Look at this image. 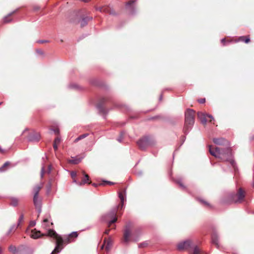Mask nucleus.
<instances>
[{"label": "nucleus", "mask_w": 254, "mask_h": 254, "mask_svg": "<svg viewBox=\"0 0 254 254\" xmlns=\"http://www.w3.org/2000/svg\"><path fill=\"white\" fill-rule=\"evenodd\" d=\"M92 185L95 187H97L98 186V184L93 183Z\"/></svg>", "instance_id": "0e129e2a"}, {"label": "nucleus", "mask_w": 254, "mask_h": 254, "mask_svg": "<svg viewBox=\"0 0 254 254\" xmlns=\"http://www.w3.org/2000/svg\"><path fill=\"white\" fill-rule=\"evenodd\" d=\"M36 52L40 54V55H43L44 54V53L43 52V51L41 49H37L36 50Z\"/></svg>", "instance_id": "864d4df0"}, {"label": "nucleus", "mask_w": 254, "mask_h": 254, "mask_svg": "<svg viewBox=\"0 0 254 254\" xmlns=\"http://www.w3.org/2000/svg\"><path fill=\"white\" fill-rule=\"evenodd\" d=\"M0 152L1 153H4V150L0 146Z\"/></svg>", "instance_id": "052dcab7"}, {"label": "nucleus", "mask_w": 254, "mask_h": 254, "mask_svg": "<svg viewBox=\"0 0 254 254\" xmlns=\"http://www.w3.org/2000/svg\"><path fill=\"white\" fill-rule=\"evenodd\" d=\"M198 102L200 104L204 103L205 102V98H201V99L198 100Z\"/></svg>", "instance_id": "3c124183"}, {"label": "nucleus", "mask_w": 254, "mask_h": 254, "mask_svg": "<svg viewBox=\"0 0 254 254\" xmlns=\"http://www.w3.org/2000/svg\"><path fill=\"white\" fill-rule=\"evenodd\" d=\"M119 197L120 198L121 202V204L119 205L118 207H121V208H122L124 204L125 197L122 192H119Z\"/></svg>", "instance_id": "412c9836"}, {"label": "nucleus", "mask_w": 254, "mask_h": 254, "mask_svg": "<svg viewBox=\"0 0 254 254\" xmlns=\"http://www.w3.org/2000/svg\"><path fill=\"white\" fill-rule=\"evenodd\" d=\"M49 42V41L48 40H40L37 41V42L38 43H40V44L48 43Z\"/></svg>", "instance_id": "a18cd8bd"}, {"label": "nucleus", "mask_w": 254, "mask_h": 254, "mask_svg": "<svg viewBox=\"0 0 254 254\" xmlns=\"http://www.w3.org/2000/svg\"><path fill=\"white\" fill-rule=\"evenodd\" d=\"M68 87L69 88L72 89H78V85L76 84H70L68 85Z\"/></svg>", "instance_id": "f704fd0d"}, {"label": "nucleus", "mask_w": 254, "mask_h": 254, "mask_svg": "<svg viewBox=\"0 0 254 254\" xmlns=\"http://www.w3.org/2000/svg\"><path fill=\"white\" fill-rule=\"evenodd\" d=\"M28 130L27 128H25L22 132L21 135H23L24 133H26V132H28Z\"/></svg>", "instance_id": "13d9d810"}, {"label": "nucleus", "mask_w": 254, "mask_h": 254, "mask_svg": "<svg viewBox=\"0 0 254 254\" xmlns=\"http://www.w3.org/2000/svg\"><path fill=\"white\" fill-rule=\"evenodd\" d=\"M81 1L84 2H87L90 1V0H81Z\"/></svg>", "instance_id": "e2e57ef3"}, {"label": "nucleus", "mask_w": 254, "mask_h": 254, "mask_svg": "<svg viewBox=\"0 0 254 254\" xmlns=\"http://www.w3.org/2000/svg\"><path fill=\"white\" fill-rule=\"evenodd\" d=\"M38 213V216H39L40 214L41 213V211H42V205H40L39 206H35Z\"/></svg>", "instance_id": "4c0bfd02"}, {"label": "nucleus", "mask_w": 254, "mask_h": 254, "mask_svg": "<svg viewBox=\"0 0 254 254\" xmlns=\"http://www.w3.org/2000/svg\"><path fill=\"white\" fill-rule=\"evenodd\" d=\"M18 227V226L16 224L12 225L8 230L6 235H8L12 231L16 230Z\"/></svg>", "instance_id": "cd10ccee"}, {"label": "nucleus", "mask_w": 254, "mask_h": 254, "mask_svg": "<svg viewBox=\"0 0 254 254\" xmlns=\"http://www.w3.org/2000/svg\"><path fill=\"white\" fill-rule=\"evenodd\" d=\"M47 235L55 239H62L63 241V246L64 244H67L73 241V240H70L68 237L65 239H63L61 236H59L53 229H48Z\"/></svg>", "instance_id": "423d86ee"}, {"label": "nucleus", "mask_w": 254, "mask_h": 254, "mask_svg": "<svg viewBox=\"0 0 254 254\" xmlns=\"http://www.w3.org/2000/svg\"><path fill=\"white\" fill-rule=\"evenodd\" d=\"M24 251H28L29 252H30V254H32L31 251L30 250H28V249H25V250ZM19 254H22L20 253Z\"/></svg>", "instance_id": "680f3d73"}, {"label": "nucleus", "mask_w": 254, "mask_h": 254, "mask_svg": "<svg viewBox=\"0 0 254 254\" xmlns=\"http://www.w3.org/2000/svg\"><path fill=\"white\" fill-rule=\"evenodd\" d=\"M97 9L101 12H108L107 8L99 7ZM109 13L110 14H115V13L113 10L109 11Z\"/></svg>", "instance_id": "4be33fe9"}, {"label": "nucleus", "mask_w": 254, "mask_h": 254, "mask_svg": "<svg viewBox=\"0 0 254 254\" xmlns=\"http://www.w3.org/2000/svg\"><path fill=\"white\" fill-rule=\"evenodd\" d=\"M70 240H73L74 241V239L78 237V233L77 232L74 231L72 232L70 234L68 235L67 236Z\"/></svg>", "instance_id": "a878e982"}, {"label": "nucleus", "mask_w": 254, "mask_h": 254, "mask_svg": "<svg viewBox=\"0 0 254 254\" xmlns=\"http://www.w3.org/2000/svg\"><path fill=\"white\" fill-rule=\"evenodd\" d=\"M123 138V134L122 133H121L120 136L117 138V140L121 142Z\"/></svg>", "instance_id": "c03bdc74"}, {"label": "nucleus", "mask_w": 254, "mask_h": 254, "mask_svg": "<svg viewBox=\"0 0 254 254\" xmlns=\"http://www.w3.org/2000/svg\"><path fill=\"white\" fill-rule=\"evenodd\" d=\"M70 175L71 178L74 179L76 176V173L74 171H72L70 173Z\"/></svg>", "instance_id": "09e8293b"}, {"label": "nucleus", "mask_w": 254, "mask_h": 254, "mask_svg": "<svg viewBox=\"0 0 254 254\" xmlns=\"http://www.w3.org/2000/svg\"><path fill=\"white\" fill-rule=\"evenodd\" d=\"M138 240V238H133V241L136 242V241H137Z\"/></svg>", "instance_id": "69168bd1"}, {"label": "nucleus", "mask_w": 254, "mask_h": 254, "mask_svg": "<svg viewBox=\"0 0 254 254\" xmlns=\"http://www.w3.org/2000/svg\"><path fill=\"white\" fill-rule=\"evenodd\" d=\"M239 41H243L245 43H248L250 41L249 36H241L239 38Z\"/></svg>", "instance_id": "5701e85b"}, {"label": "nucleus", "mask_w": 254, "mask_h": 254, "mask_svg": "<svg viewBox=\"0 0 254 254\" xmlns=\"http://www.w3.org/2000/svg\"><path fill=\"white\" fill-rule=\"evenodd\" d=\"M84 178L82 179L81 182H80L78 183V185L81 186L87 183L89 180V176L88 175L84 174Z\"/></svg>", "instance_id": "aec40b11"}, {"label": "nucleus", "mask_w": 254, "mask_h": 254, "mask_svg": "<svg viewBox=\"0 0 254 254\" xmlns=\"http://www.w3.org/2000/svg\"><path fill=\"white\" fill-rule=\"evenodd\" d=\"M134 235H137L138 236H139L141 235V230L140 229H137L136 230H135V231L134 232L133 234H132V236Z\"/></svg>", "instance_id": "58836bf2"}, {"label": "nucleus", "mask_w": 254, "mask_h": 254, "mask_svg": "<svg viewBox=\"0 0 254 254\" xmlns=\"http://www.w3.org/2000/svg\"><path fill=\"white\" fill-rule=\"evenodd\" d=\"M60 141H61V138L58 137L56 138L54 140V143H57V144L59 143L60 142Z\"/></svg>", "instance_id": "8fccbe9b"}, {"label": "nucleus", "mask_w": 254, "mask_h": 254, "mask_svg": "<svg viewBox=\"0 0 254 254\" xmlns=\"http://www.w3.org/2000/svg\"><path fill=\"white\" fill-rule=\"evenodd\" d=\"M108 101V98L106 97L102 98L100 102L97 105L96 108L98 110L100 113L102 114L104 116V118H105V116L107 115L109 110L105 109L103 107L104 104Z\"/></svg>", "instance_id": "0eeeda50"}, {"label": "nucleus", "mask_w": 254, "mask_h": 254, "mask_svg": "<svg viewBox=\"0 0 254 254\" xmlns=\"http://www.w3.org/2000/svg\"><path fill=\"white\" fill-rule=\"evenodd\" d=\"M132 227V225L130 222H128L125 226L124 233V239L126 243H127L129 241V238L130 236V231Z\"/></svg>", "instance_id": "1a4fd4ad"}, {"label": "nucleus", "mask_w": 254, "mask_h": 254, "mask_svg": "<svg viewBox=\"0 0 254 254\" xmlns=\"http://www.w3.org/2000/svg\"><path fill=\"white\" fill-rule=\"evenodd\" d=\"M18 203V200L17 198L15 197H11V202L10 204L13 206H17Z\"/></svg>", "instance_id": "bb28decb"}, {"label": "nucleus", "mask_w": 254, "mask_h": 254, "mask_svg": "<svg viewBox=\"0 0 254 254\" xmlns=\"http://www.w3.org/2000/svg\"><path fill=\"white\" fill-rule=\"evenodd\" d=\"M17 11V9H15V10H13L12 12L8 14L6 16H5L3 18V22L6 23H9V22H11L12 21V19H10L9 18V17L12 14L16 12Z\"/></svg>", "instance_id": "a211bd4d"}, {"label": "nucleus", "mask_w": 254, "mask_h": 254, "mask_svg": "<svg viewBox=\"0 0 254 254\" xmlns=\"http://www.w3.org/2000/svg\"><path fill=\"white\" fill-rule=\"evenodd\" d=\"M92 19V17L91 16H85L82 18L80 21L81 27H83L86 26L88 22Z\"/></svg>", "instance_id": "f3484780"}, {"label": "nucleus", "mask_w": 254, "mask_h": 254, "mask_svg": "<svg viewBox=\"0 0 254 254\" xmlns=\"http://www.w3.org/2000/svg\"><path fill=\"white\" fill-rule=\"evenodd\" d=\"M36 225V222L35 221H31L30 222L29 225L30 227H34Z\"/></svg>", "instance_id": "603ef678"}, {"label": "nucleus", "mask_w": 254, "mask_h": 254, "mask_svg": "<svg viewBox=\"0 0 254 254\" xmlns=\"http://www.w3.org/2000/svg\"><path fill=\"white\" fill-rule=\"evenodd\" d=\"M50 131L54 132L56 134H57V135L59 134L60 133V130L58 128H51Z\"/></svg>", "instance_id": "e433bc0d"}, {"label": "nucleus", "mask_w": 254, "mask_h": 254, "mask_svg": "<svg viewBox=\"0 0 254 254\" xmlns=\"http://www.w3.org/2000/svg\"><path fill=\"white\" fill-rule=\"evenodd\" d=\"M40 8V7L39 5H34L33 6V10L34 11H37L39 10Z\"/></svg>", "instance_id": "de8ad7c7"}, {"label": "nucleus", "mask_w": 254, "mask_h": 254, "mask_svg": "<svg viewBox=\"0 0 254 254\" xmlns=\"http://www.w3.org/2000/svg\"><path fill=\"white\" fill-rule=\"evenodd\" d=\"M197 117H198V118L199 119V120L200 121L201 123L203 124V125H205L206 122H207V120H206V114H205L204 113H202V112H198L197 113Z\"/></svg>", "instance_id": "2eb2a0df"}, {"label": "nucleus", "mask_w": 254, "mask_h": 254, "mask_svg": "<svg viewBox=\"0 0 254 254\" xmlns=\"http://www.w3.org/2000/svg\"><path fill=\"white\" fill-rule=\"evenodd\" d=\"M52 188V183L51 182H49L47 185V193H49L51 191Z\"/></svg>", "instance_id": "72a5a7b5"}, {"label": "nucleus", "mask_w": 254, "mask_h": 254, "mask_svg": "<svg viewBox=\"0 0 254 254\" xmlns=\"http://www.w3.org/2000/svg\"><path fill=\"white\" fill-rule=\"evenodd\" d=\"M83 157L77 158V157H72V159L69 160V163L73 164H77L81 162V160Z\"/></svg>", "instance_id": "6ab92c4d"}, {"label": "nucleus", "mask_w": 254, "mask_h": 254, "mask_svg": "<svg viewBox=\"0 0 254 254\" xmlns=\"http://www.w3.org/2000/svg\"><path fill=\"white\" fill-rule=\"evenodd\" d=\"M212 243L215 245L217 248H219V237L216 231H213L211 236Z\"/></svg>", "instance_id": "f8f14e48"}, {"label": "nucleus", "mask_w": 254, "mask_h": 254, "mask_svg": "<svg viewBox=\"0 0 254 254\" xmlns=\"http://www.w3.org/2000/svg\"><path fill=\"white\" fill-rule=\"evenodd\" d=\"M186 135H183L181 136V145H182L184 143V142L186 140Z\"/></svg>", "instance_id": "79ce46f5"}, {"label": "nucleus", "mask_w": 254, "mask_h": 254, "mask_svg": "<svg viewBox=\"0 0 254 254\" xmlns=\"http://www.w3.org/2000/svg\"><path fill=\"white\" fill-rule=\"evenodd\" d=\"M231 200L235 203H241L245 197L244 191L240 188L236 194H232L230 196Z\"/></svg>", "instance_id": "39448f33"}, {"label": "nucleus", "mask_w": 254, "mask_h": 254, "mask_svg": "<svg viewBox=\"0 0 254 254\" xmlns=\"http://www.w3.org/2000/svg\"><path fill=\"white\" fill-rule=\"evenodd\" d=\"M198 200L200 202H201L202 204H204V205L208 206V207H210V205L208 202H207L202 199H200V198H198Z\"/></svg>", "instance_id": "7c9ffc66"}, {"label": "nucleus", "mask_w": 254, "mask_h": 254, "mask_svg": "<svg viewBox=\"0 0 254 254\" xmlns=\"http://www.w3.org/2000/svg\"><path fill=\"white\" fill-rule=\"evenodd\" d=\"M176 182L179 185V186L183 189H185V186L183 184L181 179H178L176 180Z\"/></svg>", "instance_id": "2f4dec72"}, {"label": "nucleus", "mask_w": 254, "mask_h": 254, "mask_svg": "<svg viewBox=\"0 0 254 254\" xmlns=\"http://www.w3.org/2000/svg\"><path fill=\"white\" fill-rule=\"evenodd\" d=\"M40 138V134L35 131L28 132L27 140L29 142H38Z\"/></svg>", "instance_id": "9d476101"}, {"label": "nucleus", "mask_w": 254, "mask_h": 254, "mask_svg": "<svg viewBox=\"0 0 254 254\" xmlns=\"http://www.w3.org/2000/svg\"><path fill=\"white\" fill-rule=\"evenodd\" d=\"M111 247V244L110 242H108L106 246V249L107 250V251H109L110 248Z\"/></svg>", "instance_id": "37998d69"}, {"label": "nucleus", "mask_w": 254, "mask_h": 254, "mask_svg": "<svg viewBox=\"0 0 254 254\" xmlns=\"http://www.w3.org/2000/svg\"><path fill=\"white\" fill-rule=\"evenodd\" d=\"M109 231H110V230H107L105 231V233L106 234H108Z\"/></svg>", "instance_id": "338daca9"}, {"label": "nucleus", "mask_w": 254, "mask_h": 254, "mask_svg": "<svg viewBox=\"0 0 254 254\" xmlns=\"http://www.w3.org/2000/svg\"><path fill=\"white\" fill-rule=\"evenodd\" d=\"M73 182L75 183H76L77 185H78V183H79V182H77L76 181V180L75 179H73Z\"/></svg>", "instance_id": "774afa93"}, {"label": "nucleus", "mask_w": 254, "mask_h": 254, "mask_svg": "<svg viewBox=\"0 0 254 254\" xmlns=\"http://www.w3.org/2000/svg\"><path fill=\"white\" fill-rule=\"evenodd\" d=\"M24 219V215L21 214L18 219V223L16 224L18 226L20 225V223Z\"/></svg>", "instance_id": "473e14b6"}, {"label": "nucleus", "mask_w": 254, "mask_h": 254, "mask_svg": "<svg viewBox=\"0 0 254 254\" xmlns=\"http://www.w3.org/2000/svg\"><path fill=\"white\" fill-rule=\"evenodd\" d=\"M9 250L10 252L12 253L13 254H15L18 252V250L16 247L13 245H10L9 247Z\"/></svg>", "instance_id": "c756f323"}, {"label": "nucleus", "mask_w": 254, "mask_h": 254, "mask_svg": "<svg viewBox=\"0 0 254 254\" xmlns=\"http://www.w3.org/2000/svg\"><path fill=\"white\" fill-rule=\"evenodd\" d=\"M206 117H209V118H210L212 120H214V118L213 117V116L211 115H209V114H206Z\"/></svg>", "instance_id": "4d7b16f0"}, {"label": "nucleus", "mask_w": 254, "mask_h": 254, "mask_svg": "<svg viewBox=\"0 0 254 254\" xmlns=\"http://www.w3.org/2000/svg\"><path fill=\"white\" fill-rule=\"evenodd\" d=\"M56 246L54 250L51 254H56L59 253L63 249V241L62 239H56Z\"/></svg>", "instance_id": "9b49d317"}, {"label": "nucleus", "mask_w": 254, "mask_h": 254, "mask_svg": "<svg viewBox=\"0 0 254 254\" xmlns=\"http://www.w3.org/2000/svg\"><path fill=\"white\" fill-rule=\"evenodd\" d=\"M53 148L55 150H57L58 149V144L57 143H54Z\"/></svg>", "instance_id": "6e6d98bb"}, {"label": "nucleus", "mask_w": 254, "mask_h": 254, "mask_svg": "<svg viewBox=\"0 0 254 254\" xmlns=\"http://www.w3.org/2000/svg\"><path fill=\"white\" fill-rule=\"evenodd\" d=\"M51 170H52V166L51 165H49L48 170H47V173L50 174L51 172Z\"/></svg>", "instance_id": "5fc2aeb1"}, {"label": "nucleus", "mask_w": 254, "mask_h": 254, "mask_svg": "<svg viewBox=\"0 0 254 254\" xmlns=\"http://www.w3.org/2000/svg\"><path fill=\"white\" fill-rule=\"evenodd\" d=\"M194 113L193 110L187 109L185 112V125L183 132L187 135L191 129L194 123Z\"/></svg>", "instance_id": "f03ea898"}, {"label": "nucleus", "mask_w": 254, "mask_h": 254, "mask_svg": "<svg viewBox=\"0 0 254 254\" xmlns=\"http://www.w3.org/2000/svg\"><path fill=\"white\" fill-rule=\"evenodd\" d=\"M221 42L224 45H225V38L222 39L221 40Z\"/></svg>", "instance_id": "bf43d9fd"}, {"label": "nucleus", "mask_w": 254, "mask_h": 254, "mask_svg": "<svg viewBox=\"0 0 254 254\" xmlns=\"http://www.w3.org/2000/svg\"><path fill=\"white\" fill-rule=\"evenodd\" d=\"M136 0H130L127 3V7L130 9L129 13L131 15H133L135 13L136 10L135 8L132 6L133 3L135 2Z\"/></svg>", "instance_id": "ddd939ff"}, {"label": "nucleus", "mask_w": 254, "mask_h": 254, "mask_svg": "<svg viewBox=\"0 0 254 254\" xmlns=\"http://www.w3.org/2000/svg\"><path fill=\"white\" fill-rule=\"evenodd\" d=\"M117 209V207L114 208L111 210L108 214L102 217V220L103 221L108 222L109 226H110L112 224L115 223L117 220V217L116 216Z\"/></svg>", "instance_id": "20e7f679"}, {"label": "nucleus", "mask_w": 254, "mask_h": 254, "mask_svg": "<svg viewBox=\"0 0 254 254\" xmlns=\"http://www.w3.org/2000/svg\"><path fill=\"white\" fill-rule=\"evenodd\" d=\"M10 164V162H8V161H7L6 162H5L3 165L1 166V168H0V171H3V168L4 167H5L6 166L9 165Z\"/></svg>", "instance_id": "ea45409f"}, {"label": "nucleus", "mask_w": 254, "mask_h": 254, "mask_svg": "<svg viewBox=\"0 0 254 254\" xmlns=\"http://www.w3.org/2000/svg\"><path fill=\"white\" fill-rule=\"evenodd\" d=\"M44 173H45V165L44 164H42V167L41 168V173H40L41 177L42 178L43 177Z\"/></svg>", "instance_id": "c9c22d12"}, {"label": "nucleus", "mask_w": 254, "mask_h": 254, "mask_svg": "<svg viewBox=\"0 0 254 254\" xmlns=\"http://www.w3.org/2000/svg\"><path fill=\"white\" fill-rule=\"evenodd\" d=\"M213 142L218 145L225 146V148L216 147L213 150L211 146H209V151L210 154L216 158H219L222 160L229 162L231 166L236 169V163L233 159L232 150L230 146L229 142L224 138H214L213 139Z\"/></svg>", "instance_id": "f257e3e1"}, {"label": "nucleus", "mask_w": 254, "mask_h": 254, "mask_svg": "<svg viewBox=\"0 0 254 254\" xmlns=\"http://www.w3.org/2000/svg\"><path fill=\"white\" fill-rule=\"evenodd\" d=\"M192 247V241L190 240H187L180 242L177 245V249L179 251L187 250Z\"/></svg>", "instance_id": "6e6552de"}, {"label": "nucleus", "mask_w": 254, "mask_h": 254, "mask_svg": "<svg viewBox=\"0 0 254 254\" xmlns=\"http://www.w3.org/2000/svg\"><path fill=\"white\" fill-rule=\"evenodd\" d=\"M41 187L39 186H36L33 188L34 195H39V191Z\"/></svg>", "instance_id": "c85d7f7f"}, {"label": "nucleus", "mask_w": 254, "mask_h": 254, "mask_svg": "<svg viewBox=\"0 0 254 254\" xmlns=\"http://www.w3.org/2000/svg\"><path fill=\"white\" fill-rule=\"evenodd\" d=\"M105 184L111 185H113L114 184V183H113L112 182H110V181H103V184L104 185Z\"/></svg>", "instance_id": "49530a36"}, {"label": "nucleus", "mask_w": 254, "mask_h": 254, "mask_svg": "<svg viewBox=\"0 0 254 254\" xmlns=\"http://www.w3.org/2000/svg\"><path fill=\"white\" fill-rule=\"evenodd\" d=\"M42 227L46 229H48L49 228H50L49 220L48 218H45L43 220L42 223Z\"/></svg>", "instance_id": "b1692460"}, {"label": "nucleus", "mask_w": 254, "mask_h": 254, "mask_svg": "<svg viewBox=\"0 0 254 254\" xmlns=\"http://www.w3.org/2000/svg\"><path fill=\"white\" fill-rule=\"evenodd\" d=\"M33 203L35 206H39L42 205V199L39 195H33Z\"/></svg>", "instance_id": "dca6fc26"}, {"label": "nucleus", "mask_w": 254, "mask_h": 254, "mask_svg": "<svg viewBox=\"0 0 254 254\" xmlns=\"http://www.w3.org/2000/svg\"><path fill=\"white\" fill-rule=\"evenodd\" d=\"M154 142L155 141L151 136L146 135L140 138L137 144L140 149L145 150L147 147L152 145Z\"/></svg>", "instance_id": "7ed1b4c3"}, {"label": "nucleus", "mask_w": 254, "mask_h": 254, "mask_svg": "<svg viewBox=\"0 0 254 254\" xmlns=\"http://www.w3.org/2000/svg\"><path fill=\"white\" fill-rule=\"evenodd\" d=\"M148 245V243L147 242H144L142 243H140L138 245L139 248H143L146 247Z\"/></svg>", "instance_id": "a19ab883"}, {"label": "nucleus", "mask_w": 254, "mask_h": 254, "mask_svg": "<svg viewBox=\"0 0 254 254\" xmlns=\"http://www.w3.org/2000/svg\"><path fill=\"white\" fill-rule=\"evenodd\" d=\"M47 234H48V232L46 234H43V236H47ZM42 236V235L40 234V232L36 231L35 230V229L32 230L31 231V234H30V237L34 239H38V238H40ZM48 236H49L48 235Z\"/></svg>", "instance_id": "4468645a"}, {"label": "nucleus", "mask_w": 254, "mask_h": 254, "mask_svg": "<svg viewBox=\"0 0 254 254\" xmlns=\"http://www.w3.org/2000/svg\"><path fill=\"white\" fill-rule=\"evenodd\" d=\"M89 135V133H84L83 134H81L78 136L74 141V142H77L78 141L85 138V137H87Z\"/></svg>", "instance_id": "393cba45"}]
</instances>
